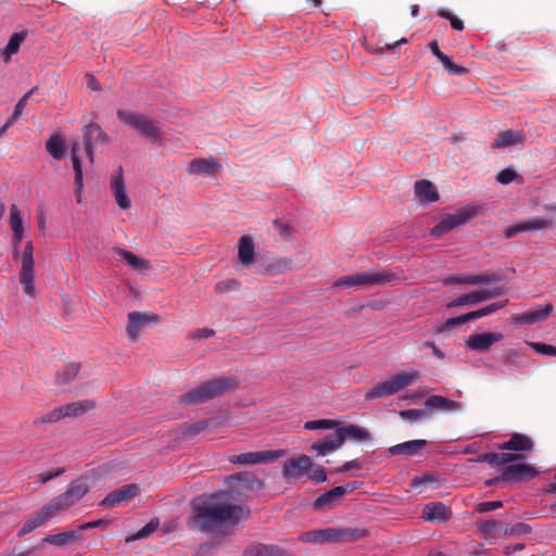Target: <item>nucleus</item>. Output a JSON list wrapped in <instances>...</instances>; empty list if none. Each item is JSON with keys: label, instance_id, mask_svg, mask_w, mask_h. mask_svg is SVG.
<instances>
[{"label": "nucleus", "instance_id": "obj_15", "mask_svg": "<svg viewBox=\"0 0 556 556\" xmlns=\"http://www.w3.org/2000/svg\"><path fill=\"white\" fill-rule=\"evenodd\" d=\"M504 292L502 287H495L493 289L477 290L470 293L458 296L452 302L446 304L447 308L458 307L468 304H476L489 299L501 295Z\"/></svg>", "mask_w": 556, "mask_h": 556}, {"label": "nucleus", "instance_id": "obj_55", "mask_svg": "<svg viewBox=\"0 0 556 556\" xmlns=\"http://www.w3.org/2000/svg\"><path fill=\"white\" fill-rule=\"evenodd\" d=\"M438 15L443 17V18H446L451 22V26L456 29V30H463L464 29V22L458 18L457 16H455L454 14H452L451 12L446 11V10H442L440 9L438 11Z\"/></svg>", "mask_w": 556, "mask_h": 556}, {"label": "nucleus", "instance_id": "obj_17", "mask_svg": "<svg viewBox=\"0 0 556 556\" xmlns=\"http://www.w3.org/2000/svg\"><path fill=\"white\" fill-rule=\"evenodd\" d=\"M551 227H553V220L543 217H533L526 222L507 227L504 231V236L509 239L523 231L540 230Z\"/></svg>", "mask_w": 556, "mask_h": 556}, {"label": "nucleus", "instance_id": "obj_50", "mask_svg": "<svg viewBox=\"0 0 556 556\" xmlns=\"http://www.w3.org/2000/svg\"><path fill=\"white\" fill-rule=\"evenodd\" d=\"M531 531H532V528L528 523L517 522V523L513 525L511 527L505 528L504 535L505 536H520V535L530 534Z\"/></svg>", "mask_w": 556, "mask_h": 556}, {"label": "nucleus", "instance_id": "obj_9", "mask_svg": "<svg viewBox=\"0 0 556 556\" xmlns=\"http://www.w3.org/2000/svg\"><path fill=\"white\" fill-rule=\"evenodd\" d=\"M520 462L501 466L500 473L505 484L528 482L539 476V470L535 467Z\"/></svg>", "mask_w": 556, "mask_h": 556}, {"label": "nucleus", "instance_id": "obj_48", "mask_svg": "<svg viewBox=\"0 0 556 556\" xmlns=\"http://www.w3.org/2000/svg\"><path fill=\"white\" fill-rule=\"evenodd\" d=\"M61 419H63V414H62V409L60 406V407H56V408L46 413L41 417L34 419L33 425L40 426V425L53 424V422L60 421Z\"/></svg>", "mask_w": 556, "mask_h": 556}, {"label": "nucleus", "instance_id": "obj_1", "mask_svg": "<svg viewBox=\"0 0 556 556\" xmlns=\"http://www.w3.org/2000/svg\"><path fill=\"white\" fill-rule=\"evenodd\" d=\"M225 492L203 493L190 502L191 516L187 520L189 529L204 533H215L224 527L235 526L249 510L243 506L223 500Z\"/></svg>", "mask_w": 556, "mask_h": 556}, {"label": "nucleus", "instance_id": "obj_36", "mask_svg": "<svg viewBox=\"0 0 556 556\" xmlns=\"http://www.w3.org/2000/svg\"><path fill=\"white\" fill-rule=\"evenodd\" d=\"M428 445L426 440H412L404 443H400L389 447V453L391 455L405 454L408 456H413L419 453V451Z\"/></svg>", "mask_w": 556, "mask_h": 556}, {"label": "nucleus", "instance_id": "obj_46", "mask_svg": "<svg viewBox=\"0 0 556 556\" xmlns=\"http://www.w3.org/2000/svg\"><path fill=\"white\" fill-rule=\"evenodd\" d=\"M520 135H517L510 130L501 131L494 139L493 148H504L520 141Z\"/></svg>", "mask_w": 556, "mask_h": 556}, {"label": "nucleus", "instance_id": "obj_29", "mask_svg": "<svg viewBox=\"0 0 556 556\" xmlns=\"http://www.w3.org/2000/svg\"><path fill=\"white\" fill-rule=\"evenodd\" d=\"M415 197L421 204H429L439 200L435 186L429 180L415 182Z\"/></svg>", "mask_w": 556, "mask_h": 556}, {"label": "nucleus", "instance_id": "obj_2", "mask_svg": "<svg viewBox=\"0 0 556 556\" xmlns=\"http://www.w3.org/2000/svg\"><path fill=\"white\" fill-rule=\"evenodd\" d=\"M238 387L239 380L236 377L222 376L189 390L179 397V401L184 404L198 405L236 390Z\"/></svg>", "mask_w": 556, "mask_h": 556}, {"label": "nucleus", "instance_id": "obj_3", "mask_svg": "<svg viewBox=\"0 0 556 556\" xmlns=\"http://www.w3.org/2000/svg\"><path fill=\"white\" fill-rule=\"evenodd\" d=\"M307 476L315 484L324 483L327 480V472L321 465H315L313 459L301 454L288 458L283 464L282 476L286 480L296 479L299 476Z\"/></svg>", "mask_w": 556, "mask_h": 556}, {"label": "nucleus", "instance_id": "obj_10", "mask_svg": "<svg viewBox=\"0 0 556 556\" xmlns=\"http://www.w3.org/2000/svg\"><path fill=\"white\" fill-rule=\"evenodd\" d=\"M34 267H35L34 244H33V241H28L25 244V248H24V251L22 254L20 282L23 286L24 292L30 298H34L36 295V288H35V281H34V278H35Z\"/></svg>", "mask_w": 556, "mask_h": 556}, {"label": "nucleus", "instance_id": "obj_52", "mask_svg": "<svg viewBox=\"0 0 556 556\" xmlns=\"http://www.w3.org/2000/svg\"><path fill=\"white\" fill-rule=\"evenodd\" d=\"M231 464L254 465L257 464L256 452L241 453L229 458Z\"/></svg>", "mask_w": 556, "mask_h": 556}, {"label": "nucleus", "instance_id": "obj_54", "mask_svg": "<svg viewBox=\"0 0 556 556\" xmlns=\"http://www.w3.org/2000/svg\"><path fill=\"white\" fill-rule=\"evenodd\" d=\"M159 527V519H151L144 527H142L131 540H141L148 538L151 533H153Z\"/></svg>", "mask_w": 556, "mask_h": 556}, {"label": "nucleus", "instance_id": "obj_25", "mask_svg": "<svg viewBox=\"0 0 556 556\" xmlns=\"http://www.w3.org/2000/svg\"><path fill=\"white\" fill-rule=\"evenodd\" d=\"M10 226L13 232L14 256L18 254V247L24 237V226L20 208L16 204L10 207Z\"/></svg>", "mask_w": 556, "mask_h": 556}, {"label": "nucleus", "instance_id": "obj_20", "mask_svg": "<svg viewBox=\"0 0 556 556\" xmlns=\"http://www.w3.org/2000/svg\"><path fill=\"white\" fill-rule=\"evenodd\" d=\"M111 188L118 207L121 210H128L131 206V202L125 189L122 167H118L115 175L112 177Z\"/></svg>", "mask_w": 556, "mask_h": 556}, {"label": "nucleus", "instance_id": "obj_60", "mask_svg": "<svg viewBox=\"0 0 556 556\" xmlns=\"http://www.w3.org/2000/svg\"><path fill=\"white\" fill-rule=\"evenodd\" d=\"M110 523H111V520L102 518V519H98L94 521H89V522L79 525L77 528L80 533L81 531L90 530V529H94V528H105Z\"/></svg>", "mask_w": 556, "mask_h": 556}, {"label": "nucleus", "instance_id": "obj_34", "mask_svg": "<svg viewBox=\"0 0 556 556\" xmlns=\"http://www.w3.org/2000/svg\"><path fill=\"white\" fill-rule=\"evenodd\" d=\"M96 406V402L91 400H83L77 402H72L66 405L61 406L63 418L65 417H79L86 414L87 412L93 409Z\"/></svg>", "mask_w": 556, "mask_h": 556}, {"label": "nucleus", "instance_id": "obj_13", "mask_svg": "<svg viewBox=\"0 0 556 556\" xmlns=\"http://www.w3.org/2000/svg\"><path fill=\"white\" fill-rule=\"evenodd\" d=\"M59 514V510L55 508L53 503L50 501L46 505H43L33 518H29L25 521L22 529L17 532V538H23L36 528L43 526L51 518Z\"/></svg>", "mask_w": 556, "mask_h": 556}, {"label": "nucleus", "instance_id": "obj_8", "mask_svg": "<svg viewBox=\"0 0 556 556\" xmlns=\"http://www.w3.org/2000/svg\"><path fill=\"white\" fill-rule=\"evenodd\" d=\"M91 486L86 475H81L74 479L67 489L55 496L51 502L55 508L60 511L68 509L76 503H78L89 491Z\"/></svg>", "mask_w": 556, "mask_h": 556}, {"label": "nucleus", "instance_id": "obj_41", "mask_svg": "<svg viewBox=\"0 0 556 556\" xmlns=\"http://www.w3.org/2000/svg\"><path fill=\"white\" fill-rule=\"evenodd\" d=\"M339 542H356L369 535L364 528H338Z\"/></svg>", "mask_w": 556, "mask_h": 556}, {"label": "nucleus", "instance_id": "obj_12", "mask_svg": "<svg viewBox=\"0 0 556 556\" xmlns=\"http://www.w3.org/2000/svg\"><path fill=\"white\" fill-rule=\"evenodd\" d=\"M109 138L106 134L103 131L101 126L97 123H90L86 125L83 129V142L85 146L86 154L90 161L93 163L94 146L103 142H108Z\"/></svg>", "mask_w": 556, "mask_h": 556}, {"label": "nucleus", "instance_id": "obj_39", "mask_svg": "<svg viewBox=\"0 0 556 556\" xmlns=\"http://www.w3.org/2000/svg\"><path fill=\"white\" fill-rule=\"evenodd\" d=\"M229 479L237 481L239 484L249 490H260L264 486V482L251 472H238L230 476Z\"/></svg>", "mask_w": 556, "mask_h": 556}, {"label": "nucleus", "instance_id": "obj_14", "mask_svg": "<svg viewBox=\"0 0 556 556\" xmlns=\"http://www.w3.org/2000/svg\"><path fill=\"white\" fill-rule=\"evenodd\" d=\"M139 492V486L135 483L125 484L118 489L111 491L100 503L99 506L104 508H113L123 503L129 502Z\"/></svg>", "mask_w": 556, "mask_h": 556}, {"label": "nucleus", "instance_id": "obj_18", "mask_svg": "<svg viewBox=\"0 0 556 556\" xmlns=\"http://www.w3.org/2000/svg\"><path fill=\"white\" fill-rule=\"evenodd\" d=\"M525 455L517 453H483L479 454L476 458L477 463H486L493 467H496L498 470L502 465L508 463H515L519 460H523Z\"/></svg>", "mask_w": 556, "mask_h": 556}, {"label": "nucleus", "instance_id": "obj_23", "mask_svg": "<svg viewBox=\"0 0 556 556\" xmlns=\"http://www.w3.org/2000/svg\"><path fill=\"white\" fill-rule=\"evenodd\" d=\"M301 540L317 544L337 543L339 542L338 528L307 531L302 534Z\"/></svg>", "mask_w": 556, "mask_h": 556}, {"label": "nucleus", "instance_id": "obj_22", "mask_svg": "<svg viewBox=\"0 0 556 556\" xmlns=\"http://www.w3.org/2000/svg\"><path fill=\"white\" fill-rule=\"evenodd\" d=\"M343 490H339L338 486L325 492L324 494L316 497L313 502L314 510H330L338 506L342 500Z\"/></svg>", "mask_w": 556, "mask_h": 556}, {"label": "nucleus", "instance_id": "obj_7", "mask_svg": "<svg viewBox=\"0 0 556 556\" xmlns=\"http://www.w3.org/2000/svg\"><path fill=\"white\" fill-rule=\"evenodd\" d=\"M416 378V372L401 371L400 374L391 377L389 380L379 382L369 389L365 394V400L372 401L376 399L391 396L401 391L406 386H409Z\"/></svg>", "mask_w": 556, "mask_h": 556}, {"label": "nucleus", "instance_id": "obj_56", "mask_svg": "<svg viewBox=\"0 0 556 556\" xmlns=\"http://www.w3.org/2000/svg\"><path fill=\"white\" fill-rule=\"evenodd\" d=\"M497 280H498V277L495 275H475V276H467L466 283L467 285H480V283L496 282Z\"/></svg>", "mask_w": 556, "mask_h": 556}, {"label": "nucleus", "instance_id": "obj_28", "mask_svg": "<svg viewBox=\"0 0 556 556\" xmlns=\"http://www.w3.org/2000/svg\"><path fill=\"white\" fill-rule=\"evenodd\" d=\"M159 316L155 314H143L139 312H131L128 314L127 333L130 338L135 339L139 333L140 328L148 323H157Z\"/></svg>", "mask_w": 556, "mask_h": 556}, {"label": "nucleus", "instance_id": "obj_44", "mask_svg": "<svg viewBox=\"0 0 556 556\" xmlns=\"http://www.w3.org/2000/svg\"><path fill=\"white\" fill-rule=\"evenodd\" d=\"M38 90L37 87L31 88L27 93H25L16 103L13 113L5 122L7 126H12L17 122V119L23 115L24 109L27 105L28 99L31 94H34Z\"/></svg>", "mask_w": 556, "mask_h": 556}, {"label": "nucleus", "instance_id": "obj_62", "mask_svg": "<svg viewBox=\"0 0 556 556\" xmlns=\"http://www.w3.org/2000/svg\"><path fill=\"white\" fill-rule=\"evenodd\" d=\"M41 545L33 546L28 549H25L23 552L16 553L15 549L12 551H4L0 554V556H31L36 551L40 549Z\"/></svg>", "mask_w": 556, "mask_h": 556}, {"label": "nucleus", "instance_id": "obj_6", "mask_svg": "<svg viewBox=\"0 0 556 556\" xmlns=\"http://www.w3.org/2000/svg\"><path fill=\"white\" fill-rule=\"evenodd\" d=\"M504 306L505 302L492 303L481 309L469 312L457 317L448 318L443 324L433 326L431 331L433 336L438 337L439 339L447 338L454 333L457 327L464 325L465 323L490 315Z\"/></svg>", "mask_w": 556, "mask_h": 556}, {"label": "nucleus", "instance_id": "obj_26", "mask_svg": "<svg viewBox=\"0 0 556 556\" xmlns=\"http://www.w3.org/2000/svg\"><path fill=\"white\" fill-rule=\"evenodd\" d=\"M554 306L547 303L543 308L527 311L515 315L514 319L517 324L533 325L545 320L553 312Z\"/></svg>", "mask_w": 556, "mask_h": 556}, {"label": "nucleus", "instance_id": "obj_43", "mask_svg": "<svg viewBox=\"0 0 556 556\" xmlns=\"http://www.w3.org/2000/svg\"><path fill=\"white\" fill-rule=\"evenodd\" d=\"M46 149L48 153L53 156V159L61 160L65 152L64 140L60 135L55 134L47 140Z\"/></svg>", "mask_w": 556, "mask_h": 556}, {"label": "nucleus", "instance_id": "obj_49", "mask_svg": "<svg viewBox=\"0 0 556 556\" xmlns=\"http://www.w3.org/2000/svg\"><path fill=\"white\" fill-rule=\"evenodd\" d=\"M399 415L401 416V418L410 421L422 420L430 417L426 407L425 409L410 408L401 410Z\"/></svg>", "mask_w": 556, "mask_h": 556}, {"label": "nucleus", "instance_id": "obj_33", "mask_svg": "<svg viewBox=\"0 0 556 556\" xmlns=\"http://www.w3.org/2000/svg\"><path fill=\"white\" fill-rule=\"evenodd\" d=\"M238 256L241 264L245 267H249L255 262V245L251 237H241L238 247Z\"/></svg>", "mask_w": 556, "mask_h": 556}, {"label": "nucleus", "instance_id": "obj_45", "mask_svg": "<svg viewBox=\"0 0 556 556\" xmlns=\"http://www.w3.org/2000/svg\"><path fill=\"white\" fill-rule=\"evenodd\" d=\"M292 269H294V266L291 258H280L265 267V271L270 276L279 275Z\"/></svg>", "mask_w": 556, "mask_h": 556}, {"label": "nucleus", "instance_id": "obj_27", "mask_svg": "<svg viewBox=\"0 0 556 556\" xmlns=\"http://www.w3.org/2000/svg\"><path fill=\"white\" fill-rule=\"evenodd\" d=\"M425 407L429 415L433 412H455L460 408V403L442 395H431L425 401Z\"/></svg>", "mask_w": 556, "mask_h": 556}, {"label": "nucleus", "instance_id": "obj_11", "mask_svg": "<svg viewBox=\"0 0 556 556\" xmlns=\"http://www.w3.org/2000/svg\"><path fill=\"white\" fill-rule=\"evenodd\" d=\"M475 216L476 210L472 207L460 208L455 214H447L431 229V235L433 237H441L452 229L466 224Z\"/></svg>", "mask_w": 556, "mask_h": 556}, {"label": "nucleus", "instance_id": "obj_37", "mask_svg": "<svg viewBox=\"0 0 556 556\" xmlns=\"http://www.w3.org/2000/svg\"><path fill=\"white\" fill-rule=\"evenodd\" d=\"M339 433L342 435L343 443L346 439L355 441H370L371 434L365 428L356 425H348L338 428Z\"/></svg>", "mask_w": 556, "mask_h": 556}, {"label": "nucleus", "instance_id": "obj_57", "mask_svg": "<svg viewBox=\"0 0 556 556\" xmlns=\"http://www.w3.org/2000/svg\"><path fill=\"white\" fill-rule=\"evenodd\" d=\"M501 507H503L502 501L480 502V503L476 504L475 511L488 513V511H492V510H495Z\"/></svg>", "mask_w": 556, "mask_h": 556}, {"label": "nucleus", "instance_id": "obj_35", "mask_svg": "<svg viewBox=\"0 0 556 556\" xmlns=\"http://www.w3.org/2000/svg\"><path fill=\"white\" fill-rule=\"evenodd\" d=\"M503 338L498 332H482L472 334L467 340V348H490Z\"/></svg>", "mask_w": 556, "mask_h": 556}, {"label": "nucleus", "instance_id": "obj_32", "mask_svg": "<svg viewBox=\"0 0 556 556\" xmlns=\"http://www.w3.org/2000/svg\"><path fill=\"white\" fill-rule=\"evenodd\" d=\"M218 167V164L212 159H195L190 162L188 173L191 175L213 176Z\"/></svg>", "mask_w": 556, "mask_h": 556}, {"label": "nucleus", "instance_id": "obj_38", "mask_svg": "<svg viewBox=\"0 0 556 556\" xmlns=\"http://www.w3.org/2000/svg\"><path fill=\"white\" fill-rule=\"evenodd\" d=\"M26 31L14 33L10 37L7 46L0 50V55L3 58L5 63L11 60L13 54L17 53L22 42L26 39Z\"/></svg>", "mask_w": 556, "mask_h": 556}, {"label": "nucleus", "instance_id": "obj_16", "mask_svg": "<svg viewBox=\"0 0 556 556\" xmlns=\"http://www.w3.org/2000/svg\"><path fill=\"white\" fill-rule=\"evenodd\" d=\"M500 450L511 451V453L522 454L531 453L534 450L533 440L523 433L514 432L509 439L497 445Z\"/></svg>", "mask_w": 556, "mask_h": 556}, {"label": "nucleus", "instance_id": "obj_47", "mask_svg": "<svg viewBox=\"0 0 556 556\" xmlns=\"http://www.w3.org/2000/svg\"><path fill=\"white\" fill-rule=\"evenodd\" d=\"M287 454L286 450H266L256 452L257 464H268L277 460Z\"/></svg>", "mask_w": 556, "mask_h": 556}, {"label": "nucleus", "instance_id": "obj_30", "mask_svg": "<svg viewBox=\"0 0 556 556\" xmlns=\"http://www.w3.org/2000/svg\"><path fill=\"white\" fill-rule=\"evenodd\" d=\"M80 539L81 534L79 533L77 528L76 530H70L58 534H47L42 539V543H48L58 547H63L68 544L75 543Z\"/></svg>", "mask_w": 556, "mask_h": 556}, {"label": "nucleus", "instance_id": "obj_24", "mask_svg": "<svg viewBox=\"0 0 556 556\" xmlns=\"http://www.w3.org/2000/svg\"><path fill=\"white\" fill-rule=\"evenodd\" d=\"M243 556H293L292 553L274 544H254L243 551Z\"/></svg>", "mask_w": 556, "mask_h": 556}, {"label": "nucleus", "instance_id": "obj_53", "mask_svg": "<svg viewBox=\"0 0 556 556\" xmlns=\"http://www.w3.org/2000/svg\"><path fill=\"white\" fill-rule=\"evenodd\" d=\"M503 525L500 520H484L478 523V530L483 535H491L495 533Z\"/></svg>", "mask_w": 556, "mask_h": 556}, {"label": "nucleus", "instance_id": "obj_5", "mask_svg": "<svg viewBox=\"0 0 556 556\" xmlns=\"http://www.w3.org/2000/svg\"><path fill=\"white\" fill-rule=\"evenodd\" d=\"M396 280V274L389 270L367 271L350 276H343L332 283V288H358L364 286L392 283Z\"/></svg>", "mask_w": 556, "mask_h": 556}, {"label": "nucleus", "instance_id": "obj_40", "mask_svg": "<svg viewBox=\"0 0 556 556\" xmlns=\"http://www.w3.org/2000/svg\"><path fill=\"white\" fill-rule=\"evenodd\" d=\"M80 367V363H70L62 370H59L55 375L56 384L64 386L72 382L77 378Z\"/></svg>", "mask_w": 556, "mask_h": 556}, {"label": "nucleus", "instance_id": "obj_61", "mask_svg": "<svg viewBox=\"0 0 556 556\" xmlns=\"http://www.w3.org/2000/svg\"><path fill=\"white\" fill-rule=\"evenodd\" d=\"M362 463H359L357 459L345 462L341 467L336 468L331 472L333 473H340V472H348L352 469H361Z\"/></svg>", "mask_w": 556, "mask_h": 556}, {"label": "nucleus", "instance_id": "obj_21", "mask_svg": "<svg viewBox=\"0 0 556 556\" xmlns=\"http://www.w3.org/2000/svg\"><path fill=\"white\" fill-rule=\"evenodd\" d=\"M343 444L342 435L339 433L338 428L333 433H330L323 439L314 442L311 445V451L317 453V455L325 456L328 453L334 452Z\"/></svg>", "mask_w": 556, "mask_h": 556}, {"label": "nucleus", "instance_id": "obj_59", "mask_svg": "<svg viewBox=\"0 0 556 556\" xmlns=\"http://www.w3.org/2000/svg\"><path fill=\"white\" fill-rule=\"evenodd\" d=\"M438 477L432 473H424L420 476H416L413 478L410 485L413 488L426 484V483H437Z\"/></svg>", "mask_w": 556, "mask_h": 556}, {"label": "nucleus", "instance_id": "obj_58", "mask_svg": "<svg viewBox=\"0 0 556 556\" xmlns=\"http://www.w3.org/2000/svg\"><path fill=\"white\" fill-rule=\"evenodd\" d=\"M518 177V174L514 169L505 168L497 174L496 179L502 185H508Z\"/></svg>", "mask_w": 556, "mask_h": 556}, {"label": "nucleus", "instance_id": "obj_63", "mask_svg": "<svg viewBox=\"0 0 556 556\" xmlns=\"http://www.w3.org/2000/svg\"><path fill=\"white\" fill-rule=\"evenodd\" d=\"M239 286V282L233 280V279H230V280H225V281H220L216 285V290L218 292H228L230 290H233V289H237Z\"/></svg>", "mask_w": 556, "mask_h": 556}, {"label": "nucleus", "instance_id": "obj_51", "mask_svg": "<svg viewBox=\"0 0 556 556\" xmlns=\"http://www.w3.org/2000/svg\"><path fill=\"white\" fill-rule=\"evenodd\" d=\"M338 421L333 419H317L306 421L304 428L307 430H317V429H334L338 426Z\"/></svg>", "mask_w": 556, "mask_h": 556}, {"label": "nucleus", "instance_id": "obj_42", "mask_svg": "<svg viewBox=\"0 0 556 556\" xmlns=\"http://www.w3.org/2000/svg\"><path fill=\"white\" fill-rule=\"evenodd\" d=\"M115 252H116V254L122 256L126 261V263L134 269L141 271V270H146L150 267L149 263L146 260L138 257L136 254H134L130 251H127V250H124L121 248H116Z\"/></svg>", "mask_w": 556, "mask_h": 556}, {"label": "nucleus", "instance_id": "obj_19", "mask_svg": "<svg viewBox=\"0 0 556 556\" xmlns=\"http://www.w3.org/2000/svg\"><path fill=\"white\" fill-rule=\"evenodd\" d=\"M429 522H446L452 517V511L442 502H431L425 505L422 516Z\"/></svg>", "mask_w": 556, "mask_h": 556}, {"label": "nucleus", "instance_id": "obj_64", "mask_svg": "<svg viewBox=\"0 0 556 556\" xmlns=\"http://www.w3.org/2000/svg\"><path fill=\"white\" fill-rule=\"evenodd\" d=\"M208 427V420H200L198 422L192 424L188 427L187 432L188 434H199L203 430H205Z\"/></svg>", "mask_w": 556, "mask_h": 556}, {"label": "nucleus", "instance_id": "obj_31", "mask_svg": "<svg viewBox=\"0 0 556 556\" xmlns=\"http://www.w3.org/2000/svg\"><path fill=\"white\" fill-rule=\"evenodd\" d=\"M78 152H79V144L76 142L72 146L71 157H72L73 168L75 172V188H76L75 194L77 198V202L79 203L80 199H81L84 184H83L81 161H80Z\"/></svg>", "mask_w": 556, "mask_h": 556}, {"label": "nucleus", "instance_id": "obj_4", "mask_svg": "<svg viewBox=\"0 0 556 556\" xmlns=\"http://www.w3.org/2000/svg\"><path fill=\"white\" fill-rule=\"evenodd\" d=\"M117 117L125 125L136 129L143 137H146L151 143L162 146L163 132L157 126L156 122L152 118L128 110H118Z\"/></svg>", "mask_w": 556, "mask_h": 556}]
</instances>
